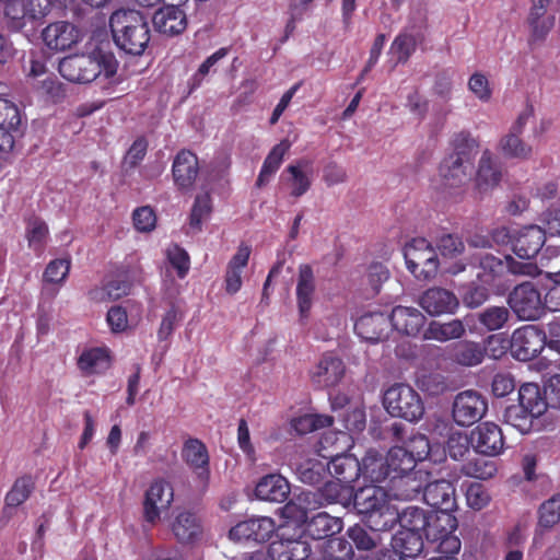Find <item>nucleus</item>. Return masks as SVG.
<instances>
[{"label":"nucleus","instance_id":"nucleus-1","mask_svg":"<svg viewBox=\"0 0 560 560\" xmlns=\"http://www.w3.org/2000/svg\"><path fill=\"white\" fill-rule=\"evenodd\" d=\"M118 70L116 57L102 49L88 54L65 57L59 62V72L69 82L85 84L94 80L115 82Z\"/></svg>","mask_w":560,"mask_h":560},{"label":"nucleus","instance_id":"nucleus-2","mask_svg":"<svg viewBox=\"0 0 560 560\" xmlns=\"http://www.w3.org/2000/svg\"><path fill=\"white\" fill-rule=\"evenodd\" d=\"M352 501L358 513L365 515L376 530L390 529L397 523L398 509L383 487L365 486L353 493Z\"/></svg>","mask_w":560,"mask_h":560},{"label":"nucleus","instance_id":"nucleus-3","mask_svg":"<svg viewBox=\"0 0 560 560\" xmlns=\"http://www.w3.org/2000/svg\"><path fill=\"white\" fill-rule=\"evenodd\" d=\"M116 45L128 54L141 55L150 42L145 16L137 10H118L109 20Z\"/></svg>","mask_w":560,"mask_h":560},{"label":"nucleus","instance_id":"nucleus-4","mask_svg":"<svg viewBox=\"0 0 560 560\" xmlns=\"http://www.w3.org/2000/svg\"><path fill=\"white\" fill-rule=\"evenodd\" d=\"M386 411L397 418L413 422L422 418L424 406L420 395L409 385L395 384L390 386L383 397Z\"/></svg>","mask_w":560,"mask_h":560},{"label":"nucleus","instance_id":"nucleus-5","mask_svg":"<svg viewBox=\"0 0 560 560\" xmlns=\"http://www.w3.org/2000/svg\"><path fill=\"white\" fill-rule=\"evenodd\" d=\"M4 23L12 31H20L27 24L46 16L56 0H3Z\"/></svg>","mask_w":560,"mask_h":560},{"label":"nucleus","instance_id":"nucleus-6","mask_svg":"<svg viewBox=\"0 0 560 560\" xmlns=\"http://www.w3.org/2000/svg\"><path fill=\"white\" fill-rule=\"evenodd\" d=\"M405 259L409 271L419 280L433 279L440 267L435 249L424 238H415L405 247Z\"/></svg>","mask_w":560,"mask_h":560},{"label":"nucleus","instance_id":"nucleus-7","mask_svg":"<svg viewBox=\"0 0 560 560\" xmlns=\"http://www.w3.org/2000/svg\"><path fill=\"white\" fill-rule=\"evenodd\" d=\"M456 527L457 521L450 511H440L430 516L425 537L435 545L438 553H458L460 540L454 534Z\"/></svg>","mask_w":560,"mask_h":560},{"label":"nucleus","instance_id":"nucleus-8","mask_svg":"<svg viewBox=\"0 0 560 560\" xmlns=\"http://www.w3.org/2000/svg\"><path fill=\"white\" fill-rule=\"evenodd\" d=\"M174 500V490L168 481L154 480L144 493L142 514L147 523L158 524L165 515Z\"/></svg>","mask_w":560,"mask_h":560},{"label":"nucleus","instance_id":"nucleus-9","mask_svg":"<svg viewBox=\"0 0 560 560\" xmlns=\"http://www.w3.org/2000/svg\"><path fill=\"white\" fill-rule=\"evenodd\" d=\"M509 303L523 320L538 319L547 310L545 298L542 299L541 293L530 282L517 285L511 293Z\"/></svg>","mask_w":560,"mask_h":560},{"label":"nucleus","instance_id":"nucleus-10","mask_svg":"<svg viewBox=\"0 0 560 560\" xmlns=\"http://www.w3.org/2000/svg\"><path fill=\"white\" fill-rule=\"evenodd\" d=\"M488 410L487 399L478 392L464 390L455 396L452 416L460 427H470L481 420Z\"/></svg>","mask_w":560,"mask_h":560},{"label":"nucleus","instance_id":"nucleus-11","mask_svg":"<svg viewBox=\"0 0 560 560\" xmlns=\"http://www.w3.org/2000/svg\"><path fill=\"white\" fill-rule=\"evenodd\" d=\"M551 0H530L525 26L528 34V42L539 43L546 39L555 26V15L548 12Z\"/></svg>","mask_w":560,"mask_h":560},{"label":"nucleus","instance_id":"nucleus-12","mask_svg":"<svg viewBox=\"0 0 560 560\" xmlns=\"http://www.w3.org/2000/svg\"><path fill=\"white\" fill-rule=\"evenodd\" d=\"M545 345V334L532 325L518 328L512 335V353L521 361H527L538 355Z\"/></svg>","mask_w":560,"mask_h":560},{"label":"nucleus","instance_id":"nucleus-13","mask_svg":"<svg viewBox=\"0 0 560 560\" xmlns=\"http://www.w3.org/2000/svg\"><path fill=\"white\" fill-rule=\"evenodd\" d=\"M276 522L268 516H254L238 522L229 530V538L233 541H266L275 533Z\"/></svg>","mask_w":560,"mask_h":560},{"label":"nucleus","instance_id":"nucleus-14","mask_svg":"<svg viewBox=\"0 0 560 560\" xmlns=\"http://www.w3.org/2000/svg\"><path fill=\"white\" fill-rule=\"evenodd\" d=\"M480 269L483 272H478L477 277L482 283H490L494 276L500 275L504 269H508L513 275L536 276L538 268L532 262H518L511 257H505L502 261L490 254H486L480 258Z\"/></svg>","mask_w":560,"mask_h":560},{"label":"nucleus","instance_id":"nucleus-15","mask_svg":"<svg viewBox=\"0 0 560 560\" xmlns=\"http://www.w3.org/2000/svg\"><path fill=\"white\" fill-rule=\"evenodd\" d=\"M47 48L54 51L71 49L82 39L81 31L72 23L58 21L48 24L42 32Z\"/></svg>","mask_w":560,"mask_h":560},{"label":"nucleus","instance_id":"nucleus-16","mask_svg":"<svg viewBox=\"0 0 560 560\" xmlns=\"http://www.w3.org/2000/svg\"><path fill=\"white\" fill-rule=\"evenodd\" d=\"M354 330L365 341L372 343L383 341L390 332L389 317L380 311L368 312L357 319Z\"/></svg>","mask_w":560,"mask_h":560},{"label":"nucleus","instance_id":"nucleus-17","mask_svg":"<svg viewBox=\"0 0 560 560\" xmlns=\"http://www.w3.org/2000/svg\"><path fill=\"white\" fill-rule=\"evenodd\" d=\"M346 373L343 361L332 353L324 354L310 371V377L319 387L336 386Z\"/></svg>","mask_w":560,"mask_h":560},{"label":"nucleus","instance_id":"nucleus-18","mask_svg":"<svg viewBox=\"0 0 560 560\" xmlns=\"http://www.w3.org/2000/svg\"><path fill=\"white\" fill-rule=\"evenodd\" d=\"M470 443L477 453L495 456L504 446L501 429L492 423L485 422L471 431Z\"/></svg>","mask_w":560,"mask_h":560},{"label":"nucleus","instance_id":"nucleus-19","mask_svg":"<svg viewBox=\"0 0 560 560\" xmlns=\"http://www.w3.org/2000/svg\"><path fill=\"white\" fill-rule=\"evenodd\" d=\"M182 457L186 465L196 474L201 488L207 486L209 479V454L206 445L197 439L185 441Z\"/></svg>","mask_w":560,"mask_h":560},{"label":"nucleus","instance_id":"nucleus-20","mask_svg":"<svg viewBox=\"0 0 560 560\" xmlns=\"http://www.w3.org/2000/svg\"><path fill=\"white\" fill-rule=\"evenodd\" d=\"M387 315L390 327L405 336H417L427 322L421 311L412 306H395Z\"/></svg>","mask_w":560,"mask_h":560},{"label":"nucleus","instance_id":"nucleus-21","mask_svg":"<svg viewBox=\"0 0 560 560\" xmlns=\"http://www.w3.org/2000/svg\"><path fill=\"white\" fill-rule=\"evenodd\" d=\"M178 4L170 3L154 13L152 21L156 32L165 36H175L186 30V14Z\"/></svg>","mask_w":560,"mask_h":560},{"label":"nucleus","instance_id":"nucleus-22","mask_svg":"<svg viewBox=\"0 0 560 560\" xmlns=\"http://www.w3.org/2000/svg\"><path fill=\"white\" fill-rule=\"evenodd\" d=\"M419 304L430 315L439 316L454 313L459 302L453 292L435 287L423 292L419 299Z\"/></svg>","mask_w":560,"mask_h":560},{"label":"nucleus","instance_id":"nucleus-23","mask_svg":"<svg viewBox=\"0 0 560 560\" xmlns=\"http://www.w3.org/2000/svg\"><path fill=\"white\" fill-rule=\"evenodd\" d=\"M250 254L252 247L245 243H242L237 247L236 253L229 260L224 276L226 293L233 295L241 290L243 285V277L248 265Z\"/></svg>","mask_w":560,"mask_h":560},{"label":"nucleus","instance_id":"nucleus-24","mask_svg":"<svg viewBox=\"0 0 560 560\" xmlns=\"http://www.w3.org/2000/svg\"><path fill=\"white\" fill-rule=\"evenodd\" d=\"M545 240V232L539 226H524L517 230L513 241V252L520 258L529 260L538 254Z\"/></svg>","mask_w":560,"mask_h":560},{"label":"nucleus","instance_id":"nucleus-25","mask_svg":"<svg viewBox=\"0 0 560 560\" xmlns=\"http://www.w3.org/2000/svg\"><path fill=\"white\" fill-rule=\"evenodd\" d=\"M21 124V115L18 106L11 101L0 97V155L13 148L12 131Z\"/></svg>","mask_w":560,"mask_h":560},{"label":"nucleus","instance_id":"nucleus-26","mask_svg":"<svg viewBox=\"0 0 560 560\" xmlns=\"http://www.w3.org/2000/svg\"><path fill=\"white\" fill-rule=\"evenodd\" d=\"M428 472L421 469L407 472L390 479L388 491L393 500H411L415 498L428 481Z\"/></svg>","mask_w":560,"mask_h":560},{"label":"nucleus","instance_id":"nucleus-27","mask_svg":"<svg viewBox=\"0 0 560 560\" xmlns=\"http://www.w3.org/2000/svg\"><path fill=\"white\" fill-rule=\"evenodd\" d=\"M291 488L289 481L280 474H269L261 477L255 487V497L260 501L284 502Z\"/></svg>","mask_w":560,"mask_h":560},{"label":"nucleus","instance_id":"nucleus-28","mask_svg":"<svg viewBox=\"0 0 560 560\" xmlns=\"http://www.w3.org/2000/svg\"><path fill=\"white\" fill-rule=\"evenodd\" d=\"M323 505L317 492L302 491L290 500L283 508L281 513L283 517L299 524L307 522L308 512L314 511Z\"/></svg>","mask_w":560,"mask_h":560},{"label":"nucleus","instance_id":"nucleus-29","mask_svg":"<svg viewBox=\"0 0 560 560\" xmlns=\"http://www.w3.org/2000/svg\"><path fill=\"white\" fill-rule=\"evenodd\" d=\"M424 501L440 511H452L455 506V488L448 480L428 482L423 491Z\"/></svg>","mask_w":560,"mask_h":560},{"label":"nucleus","instance_id":"nucleus-30","mask_svg":"<svg viewBox=\"0 0 560 560\" xmlns=\"http://www.w3.org/2000/svg\"><path fill=\"white\" fill-rule=\"evenodd\" d=\"M502 171L495 156L489 150H485L479 160L475 183L480 192H487L497 187L501 180Z\"/></svg>","mask_w":560,"mask_h":560},{"label":"nucleus","instance_id":"nucleus-31","mask_svg":"<svg viewBox=\"0 0 560 560\" xmlns=\"http://www.w3.org/2000/svg\"><path fill=\"white\" fill-rule=\"evenodd\" d=\"M77 364L85 376L102 374L110 368L109 351L105 347L83 349L78 357Z\"/></svg>","mask_w":560,"mask_h":560},{"label":"nucleus","instance_id":"nucleus-32","mask_svg":"<svg viewBox=\"0 0 560 560\" xmlns=\"http://www.w3.org/2000/svg\"><path fill=\"white\" fill-rule=\"evenodd\" d=\"M198 174V159L190 151H180L173 163L174 182L179 189H189Z\"/></svg>","mask_w":560,"mask_h":560},{"label":"nucleus","instance_id":"nucleus-33","mask_svg":"<svg viewBox=\"0 0 560 560\" xmlns=\"http://www.w3.org/2000/svg\"><path fill=\"white\" fill-rule=\"evenodd\" d=\"M172 532L182 544H195L203 534L201 521L190 512H180L172 523Z\"/></svg>","mask_w":560,"mask_h":560},{"label":"nucleus","instance_id":"nucleus-34","mask_svg":"<svg viewBox=\"0 0 560 560\" xmlns=\"http://www.w3.org/2000/svg\"><path fill=\"white\" fill-rule=\"evenodd\" d=\"M315 293V277L310 266L304 265L300 267L298 283H296V299L299 313L302 319L308 317L313 296Z\"/></svg>","mask_w":560,"mask_h":560},{"label":"nucleus","instance_id":"nucleus-35","mask_svg":"<svg viewBox=\"0 0 560 560\" xmlns=\"http://www.w3.org/2000/svg\"><path fill=\"white\" fill-rule=\"evenodd\" d=\"M518 400L522 410L528 413L532 419L542 416L549 407L546 395L534 383H526L521 386Z\"/></svg>","mask_w":560,"mask_h":560},{"label":"nucleus","instance_id":"nucleus-36","mask_svg":"<svg viewBox=\"0 0 560 560\" xmlns=\"http://www.w3.org/2000/svg\"><path fill=\"white\" fill-rule=\"evenodd\" d=\"M285 172L290 174L289 186L293 197H301L310 189L313 177V166L310 161L300 160L289 165Z\"/></svg>","mask_w":560,"mask_h":560},{"label":"nucleus","instance_id":"nucleus-37","mask_svg":"<svg viewBox=\"0 0 560 560\" xmlns=\"http://www.w3.org/2000/svg\"><path fill=\"white\" fill-rule=\"evenodd\" d=\"M392 547L399 560L404 558H415L421 553L423 549L422 534L417 532L400 529L392 539Z\"/></svg>","mask_w":560,"mask_h":560},{"label":"nucleus","instance_id":"nucleus-38","mask_svg":"<svg viewBox=\"0 0 560 560\" xmlns=\"http://www.w3.org/2000/svg\"><path fill=\"white\" fill-rule=\"evenodd\" d=\"M290 148L291 142L287 139H283L271 149V151L266 156L260 173L258 175L256 182V185L258 187L265 186L270 180V178L276 174V172L282 164L284 155L288 153Z\"/></svg>","mask_w":560,"mask_h":560},{"label":"nucleus","instance_id":"nucleus-39","mask_svg":"<svg viewBox=\"0 0 560 560\" xmlns=\"http://www.w3.org/2000/svg\"><path fill=\"white\" fill-rule=\"evenodd\" d=\"M472 166L460 162L458 159L447 158L441 166V175L444 184L451 188H457L470 179Z\"/></svg>","mask_w":560,"mask_h":560},{"label":"nucleus","instance_id":"nucleus-40","mask_svg":"<svg viewBox=\"0 0 560 560\" xmlns=\"http://www.w3.org/2000/svg\"><path fill=\"white\" fill-rule=\"evenodd\" d=\"M342 529V521L334 517L326 512L316 514L306 525L307 534L314 539H323Z\"/></svg>","mask_w":560,"mask_h":560},{"label":"nucleus","instance_id":"nucleus-41","mask_svg":"<svg viewBox=\"0 0 560 560\" xmlns=\"http://www.w3.org/2000/svg\"><path fill=\"white\" fill-rule=\"evenodd\" d=\"M317 494L323 504L340 503L343 506H348L352 502L353 487L351 482H345L339 478L327 481Z\"/></svg>","mask_w":560,"mask_h":560},{"label":"nucleus","instance_id":"nucleus-42","mask_svg":"<svg viewBox=\"0 0 560 560\" xmlns=\"http://www.w3.org/2000/svg\"><path fill=\"white\" fill-rule=\"evenodd\" d=\"M416 465L412 455L405 447L395 446L386 455L387 475L390 479L413 471Z\"/></svg>","mask_w":560,"mask_h":560},{"label":"nucleus","instance_id":"nucleus-43","mask_svg":"<svg viewBox=\"0 0 560 560\" xmlns=\"http://www.w3.org/2000/svg\"><path fill=\"white\" fill-rule=\"evenodd\" d=\"M465 334V326L459 319L446 323L432 322L424 332V339L446 342L458 339Z\"/></svg>","mask_w":560,"mask_h":560},{"label":"nucleus","instance_id":"nucleus-44","mask_svg":"<svg viewBox=\"0 0 560 560\" xmlns=\"http://www.w3.org/2000/svg\"><path fill=\"white\" fill-rule=\"evenodd\" d=\"M499 150L504 156L516 160H528L534 154L533 147L515 132H508L501 138Z\"/></svg>","mask_w":560,"mask_h":560},{"label":"nucleus","instance_id":"nucleus-45","mask_svg":"<svg viewBox=\"0 0 560 560\" xmlns=\"http://www.w3.org/2000/svg\"><path fill=\"white\" fill-rule=\"evenodd\" d=\"M359 474L372 482H380L388 478L386 467V456L383 457L376 451H369L362 464H359Z\"/></svg>","mask_w":560,"mask_h":560},{"label":"nucleus","instance_id":"nucleus-46","mask_svg":"<svg viewBox=\"0 0 560 560\" xmlns=\"http://www.w3.org/2000/svg\"><path fill=\"white\" fill-rule=\"evenodd\" d=\"M454 152L448 158L472 166V161L479 151L478 141L468 132H458L452 140Z\"/></svg>","mask_w":560,"mask_h":560},{"label":"nucleus","instance_id":"nucleus-47","mask_svg":"<svg viewBox=\"0 0 560 560\" xmlns=\"http://www.w3.org/2000/svg\"><path fill=\"white\" fill-rule=\"evenodd\" d=\"M418 42V35L410 32H402L397 35L389 48V54L395 59V65L406 63L416 51Z\"/></svg>","mask_w":560,"mask_h":560},{"label":"nucleus","instance_id":"nucleus-48","mask_svg":"<svg viewBox=\"0 0 560 560\" xmlns=\"http://www.w3.org/2000/svg\"><path fill=\"white\" fill-rule=\"evenodd\" d=\"M212 212V201L209 192H200L196 196L188 225L192 232H200L203 223L210 218Z\"/></svg>","mask_w":560,"mask_h":560},{"label":"nucleus","instance_id":"nucleus-49","mask_svg":"<svg viewBox=\"0 0 560 560\" xmlns=\"http://www.w3.org/2000/svg\"><path fill=\"white\" fill-rule=\"evenodd\" d=\"M430 516L424 510L418 506H408L401 513L398 512L397 522L400 524L401 529L417 532L422 534L427 533Z\"/></svg>","mask_w":560,"mask_h":560},{"label":"nucleus","instance_id":"nucleus-50","mask_svg":"<svg viewBox=\"0 0 560 560\" xmlns=\"http://www.w3.org/2000/svg\"><path fill=\"white\" fill-rule=\"evenodd\" d=\"M48 236L49 230L45 221L39 218H32L27 221L25 237L32 250L42 254L47 244Z\"/></svg>","mask_w":560,"mask_h":560},{"label":"nucleus","instance_id":"nucleus-51","mask_svg":"<svg viewBox=\"0 0 560 560\" xmlns=\"http://www.w3.org/2000/svg\"><path fill=\"white\" fill-rule=\"evenodd\" d=\"M327 470L336 479L351 482L359 475V463L350 457L337 456L327 462Z\"/></svg>","mask_w":560,"mask_h":560},{"label":"nucleus","instance_id":"nucleus-52","mask_svg":"<svg viewBox=\"0 0 560 560\" xmlns=\"http://www.w3.org/2000/svg\"><path fill=\"white\" fill-rule=\"evenodd\" d=\"M332 418L324 415L305 413L291 420V428L298 434H307L315 430L329 427Z\"/></svg>","mask_w":560,"mask_h":560},{"label":"nucleus","instance_id":"nucleus-53","mask_svg":"<svg viewBox=\"0 0 560 560\" xmlns=\"http://www.w3.org/2000/svg\"><path fill=\"white\" fill-rule=\"evenodd\" d=\"M485 357L483 348L472 341L458 343L454 350V359L465 366H474L482 362Z\"/></svg>","mask_w":560,"mask_h":560},{"label":"nucleus","instance_id":"nucleus-54","mask_svg":"<svg viewBox=\"0 0 560 560\" xmlns=\"http://www.w3.org/2000/svg\"><path fill=\"white\" fill-rule=\"evenodd\" d=\"M468 91L481 103H489L492 98L493 86L488 74L476 71L467 82Z\"/></svg>","mask_w":560,"mask_h":560},{"label":"nucleus","instance_id":"nucleus-55","mask_svg":"<svg viewBox=\"0 0 560 560\" xmlns=\"http://www.w3.org/2000/svg\"><path fill=\"white\" fill-rule=\"evenodd\" d=\"M131 283L115 279L106 283L103 288L91 291V299L94 301L118 300L130 292Z\"/></svg>","mask_w":560,"mask_h":560},{"label":"nucleus","instance_id":"nucleus-56","mask_svg":"<svg viewBox=\"0 0 560 560\" xmlns=\"http://www.w3.org/2000/svg\"><path fill=\"white\" fill-rule=\"evenodd\" d=\"M327 470V462L320 459H308L298 466L300 479L305 483L319 482Z\"/></svg>","mask_w":560,"mask_h":560},{"label":"nucleus","instance_id":"nucleus-57","mask_svg":"<svg viewBox=\"0 0 560 560\" xmlns=\"http://www.w3.org/2000/svg\"><path fill=\"white\" fill-rule=\"evenodd\" d=\"M462 471L472 478L488 479L497 472V465L491 459L477 457L463 465Z\"/></svg>","mask_w":560,"mask_h":560},{"label":"nucleus","instance_id":"nucleus-58","mask_svg":"<svg viewBox=\"0 0 560 560\" xmlns=\"http://www.w3.org/2000/svg\"><path fill=\"white\" fill-rule=\"evenodd\" d=\"M34 488V482L30 477H21L19 478L11 490L5 495V504L7 506L16 508L25 502L32 490Z\"/></svg>","mask_w":560,"mask_h":560},{"label":"nucleus","instance_id":"nucleus-59","mask_svg":"<svg viewBox=\"0 0 560 560\" xmlns=\"http://www.w3.org/2000/svg\"><path fill=\"white\" fill-rule=\"evenodd\" d=\"M71 261L69 258L51 260L45 271L44 280L49 284L62 285L70 271Z\"/></svg>","mask_w":560,"mask_h":560},{"label":"nucleus","instance_id":"nucleus-60","mask_svg":"<svg viewBox=\"0 0 560 560\" xmlns=\"http://www.w3.org/2000/svg\"><path fill=\"white\" fill-rule=\"evenodd\" d=\"M560 522V494L545 501L539 509V525L551 528Z\"/></svg>","mask_w":560,"mask_h":560},{"label":"nucleus","instance_id":"nucleus-61","mask_svg":"<svg viewBox=\"0 0 560 560\" xmlns=\"http://www.w3.org/2000/svg\"><path fill=\"white\" fill-rule=\"evenodd\" d=\"M166 257L170 265L176 270L178 278H185L190 267V259L187 252L178 245L173 244L166 248Z\"/></svg>","mask_w":560,"mask_h":560},{"label":"nucleus","instance_id":"nucleus-62","mask_svg":"<svg viewBox=\"0 0 560 560\" xmlns=\"http://www.w3.org/2000/svg\"><path fill=\"white\" fill-rule=\"evenodd\" d=\"M479 319L488 330H498L509 319V310L503 306H492L480 313Z\"/></svg>","mask_w":560,"mask_h":560},{"label":"nucleus","instance_id":"nucleus-63","mask_svg":"<svg viewBox=\"0 0 560 560\" xmlns=\"http://www.w3.org/2000/svg\"><path fill=\"white\" fill-rule=\"evenodd\" d=\"M299 548L305 551L304 545L300 541H273L269 547V555L273 560H300L294 558Z\"/></svg>","mask_w":560,"mask_h":560},{"label":"nucleus","instance_id":"nucleus-64","mask_svg":"<svg viewBox=\"0 0 560 560\" xmlns=\"http://www.w3.org/2000/svg\"><path fill=\"white\" fill-rule=\"evenodd\" d=\"M132 221L137 231L148 233L154 230L156 215L151 207L143 206L133 211Z\"/></svg>","mask_w":560,"mask_h":560}]
</instances>
